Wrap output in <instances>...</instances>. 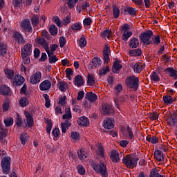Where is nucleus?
<instances>
[{"mask_svg": "<svg viewBox=\"0 0 177 177\" xmlns=\"http://www.w3.org/2000/svg\"><path fill=\"white\" fill-rule=\"evenodd\" d=\"M21 57L24 64H30V56L32 53V44H26L21 49Z\"/></svg>", "mask_w": 177, "mask_h": 177, "instance_id": "1", "label": "nucleus"}, {"mask_svg": "<svg viewBox=\"0 0 177 177\" xmlns=\"http://www.w3.org/2000/svg\"><path fill=\"white\" fill-rule=\"evenodd\" d=\"M138 161H139V158L133 157L131 155H126L123 159L122 162L129 168V169H132L138 165Z\"/></svg>", "mask_w": 177, "mask_h": 177, "instance_id": "2", "label": "nucleus"}, {"mask_svg": "<svg viewBox=\"0 0 177 177\" xmlns=\"http://www.w3.org/2000/svg\"><path fill=\"white\" fill-rule=\"evenodd\" d=\"M125 84L128 88H131L133 91H138L139 88V77L135 76L128 77L125 80Z\"/></svg>", "mask_w": 177, "mask_h": 177, "instance_id": "3", "label": "nucleus"}, {"mask_svg": "<svg viewBox=\"0 0 177 177\" xmlns=\"http://www.w3.org/2000/svg\"><path fill=\"white\" fill-rule=\"evenodd\" d=\"M93 168L95 172H99V174H101L102 177L109 176L107 166H106L103 162H100L99 165H94Z\"/></svg>", "mask_w": 177, "mask_h": 177, "instance_id": "4", "label": "nucleus"}, {"mask_svg": "<svg viewBox=\"0 0 177 177\" xmlns=\"http://www.w3.org/2000/svg\"><path fill=\"white\" fill-rule=\"evenodd\" d=\"M114 102L117 109L120 110L121 108L120 106H125V104L129 102V95L124 94L118 98H115Z\"/></svg>", "mask_w": 177, "mask_h": 177, "instance_id": "5", "label": "nucleus"}, {"mask_svg": "<svg viewBox=\"0 0 177 177\" xmlns=\"http://www.w3.org/2000/svg\"><path fill=\"white\" fill-rule=\"evenodd\" d=\"M151 37H153L152 30H147L142 32L140 35L141 42H142V44H145V45H150Z\"/></svg>", "mask_w": 177, "mask_h": 177, "instance_id": "6", "label": "nucleus"}, {"mask_svg": "<svg viewBox=\"0 0 177 177\" xmlns=\"http://www.w3.org/2000/svg\"><path fill=\"white\" fill-rule=\"evenodd\" d=\"M128 30H131V26L129 24H125L122 26V31H124L122 39L124 41H128L132 37V32Z\"/></svg>", "mask_w": 177, "mask_h": 177, "instance_id": "7", "label": "nucleus"}, {"mask_svg": "<svg viewBox=\"0 0 177 177\" xmlns=\"http://www.w3.org/2000/svg\"><path fill=\"white\" fill-rule=\"evenodd\" d=\"M3 173L8 175L10 172V158H4L1 160Z\"/></svg>", "mask_w": 177, "mask_h": 177, "instance_id": "8", "label": "nucleus"}, {"mask_svg": "<svg viewBox=\"0 0 177 177\" xmlns=\"http://www.w3.org/2000/svg\"><path fill=\"white\" fill-rule=\"evenodd\" d=\"M165 120L170 127H175L177 124V111L174 113L166 115Z\"/></svg>", "mask_w": 177, "mask_h": 177, "instance_id": "9", "label": "nucleus"}, {"mask_svg": "<svg viewBox=\"0 0 177 177\" xmlns=\"http://www.w3.org/2000/svg\"><path fill=\"white\" fill-rule=\"evenodd\" d=\"M12 38L17 45L23 44L26 43V40L24 39V37L19 32L15 31L12 33Z\"/></svg>", "mask_w": 177, "mask_h": 177, "instance_id": "10", "label": "nucleus"}, {"mask_svg": "<svg viewBox=\"0 0 177 177\" xmlns=\"http://www.w3.org/2000/svg\"><path fill=\"white\" fill-rule=\"evenodd\" d=\"M41 78H42V74L41 72L37 71L30 76V83L32 85H37V84L41 82Z\"/></svg>", "mask_w": 177, "mask_h": 177, "instance_id": "11", "label": "nucleus"}, {"mask_svg": "<svg viewBox=\"0 0 177 177\" xmlns=\"http://www.w3.org/2000/svg\"><path fill=\"white\" fill-rule=\"evenodd\" d=\"M20 26L24 31H26V32H32V26H31L30 19H24L21 21Z\"/></svg>", "mask_w": 177, "mask_h": 177, "instance_id": "12", "label": "nucleus"}, {"mask_svg": "<svg viewBox=\"0 0 177 177\" xmlns=\"http://www.w3.org/2000/svg\"><path fill=\"white\" fill-rule=\"evenodd\" d=\"M24 114L26 119L24 120V122L26 124V127H28V128L34 127V118H32V115L28 111H25Z\"/></svg>", "mask_w": 177, "mask_h": 177, "instance_id": "13", "label": "nucleus"}, {"mask_svg": "<svg viewBox=\"0 0 177 177\" xmlns=\"http://www.w3.org/2000/svg\"><path fill=\"white\" fill-rule=\"evenodd\" d=\"M12 85L19 86L24 83V78L21 75H17L12 79Z\"/></svg>", "mask_w": 177, "mask_h": 177, "instance_id": "14", "label": "nucleus"}, {"mask_svg": "<svg viewBox=\"0 0 177 177\" xmlns=\"http://www.w3.org/2000/svg\"><path fill=\"white\" fill-rule=\"evenodd\" d=\"M165 73L167 74L171 78L174 80H177V71L172 67L167 68L164 70Z\"/></svg>", "mask_w": 177, "mask_h": 177, "instance_id": "15", "label": "nucleus"}, {"mask_svg": "<svg viewBox=\"0 0 177 177\" xmlns=\"http://www.w3.org/2000/svg\"><path fill=\"white\" fill-rule=\"evenodd\" d=\"M52 86V83H50V81L46 80L43 81L39 84V89L40 91H49Z\"/></svg>", "mask_w": 177, "mask_h": 177, "instance_id": "16", "label": "nucleus"}, {"mask_svg": "<svg viewBox=\"0 0 177 177\" xmlns=\"http://www.w3.org/2000/svg\"><path fill=\"white\" fill-rule=\"evenodd\" d=\"M59 48V46L57 44H50V48L48 47V44L45 48V50L48 55V57L53 56V53L56 51V49Z\"/></svg>", "mask_w": 177, "mask_h": 177, "instance_id": "17", "label": "nucleus"}, {"mask_svg": "<svg viewBox=\"0 0 177 177\" xmlns=\"http://www.w3.org/2000/svg\"><path fill=\"white\" fill-rule=\"evenodd\" d=\"M102 66V60L99 57H94L91 61V64H90V66L91 70L99 68Z\"/></svg>", "mask_w": 177, "mask_h": 177, "instance_id": "18", "label": "nucleus"}, {"mask_svg": "<svg viewBox=\"0 0 177 177\" xmlns=\"http://www.w3.org/2000/svg\"><path fill=\"white\" fill-rule=\"evenodd\" d=\"M35 42L36 44V46H42L43 48H44V49L48 46V43L46 42V40L45 39V38L42 37H38L37 38H36L35 39Z\"/></svg>", "mask_w": 177, "mask_h": 177, "instance_id": "19", "label": "nucleus"}, {"mask_svg": "<svg viewBox=\"0 0 177 177\" xmlns=\"http://www.w3.org/2000/svg\"><path fill=\"white\" fill-rule=\"evenodd\" d=\"M78 125L81 127H88L89 126V119L85 116H82L77 120Z\"/></svg>", "mask_w": 177, "mask_h": 177, "instance_id": "20", "label": "nucleus"}, {"mask_svg": "<svg viewBox=\"0 0 177 177\" xmlns=\"http://www.w3.org/2000/svg\"><path fill=\"white\" fill-rule=\"evenodd\" d=\"M103 127L106 129H113V128H114V120H111V118L105 120Z\"/></svg>", "mask_w": 177, "mask_h": 177, "instance_id": "21", "label": "nucleus"}, {"mask_svg": "<svg viewBox=\"0 0 177 177\" xmlns=\"http://www.w3.org/2000/svg\"><path fill=\"white\" fill-rule=\"evenodd\" d=\"M124 15H129L130 16H136L138 15V10L132 7H127L124 10Z\"/></svg>", "mask_w": 177, "mask_h": 177, "instance_id": "22", "label": "nucleus"}, {"mask_svg": "<svg viewBox=\"0 0 177 177\" xmlns=\"http://www.w3.org/2000/svg\"><path fill=\"white\" fill-rule=\"evenodd\" d=\"M0 95H3V96L10 95V88L8 86L1 85L0 86Z\"/></svg>", "mask_w": 177, "mask_h": 177, "instance_id": "23", "label": "nucleus"}, {"mask_svg": "<svg viewBox=\"0 0 177 177\" xmlns=\"http://www.w3.org/2000/svg\"><path fill=\"white\" fill-rule=\"evenodd\" d=\"M145 68V64L143 62H138L133 66V71L136 73H141Z\"/></svg>", "mask_w": 177, "mask_h": 177, "instance_id": "24", "label": "nucleus"}, {"mask_svg": "<svg viewBox=\"0 0 177 177\" xmlns=\"http://www.w3.org/2000/svg\"><path fill=\"white\" fill-rule=\"evenodd\" d=\"M111 160L112 162H120V154L118 151L113 150L111 153Z\"/></svg>", "mask_w": 177, "mask_h": 177, "instance_id": "25", "label": "nucleus"}, {"mask_svg": "<svg viewBox=\"0 0 177 177\" xmlns=\"http://www.w3.org/2000/svg\"><path fill=\"white\" fill-rule=\"evenodd\" d=\"M160 44H161V39L158 35H153L152 39L149 41V45H156L157 46Z\"/></svg>", "mask_w": 177, "mask_h": 177, "instance_id": "26", "label": "nucleus"}, {"mask_svg": "<svg viewBox=\"0 0 177 177\" xmlns=\"http://www.w3.org/2000/svg\"><path fill=\"white\" fill-rule=\"evenodd\" d=\"M74 84L76 86H82L84 85V78L82 76L77 75L75 77Z\"/></svg>", "mask_w": 177, "mask_h": 177, "instance_id": "27", "label": "nucleus"}, {"mask_svg": "<svg viewBox=\"0 0 177 177\" xmlns=\"http://www.w3.org/2000/svg\"><path fill=\"white\" fill-rule=\"evenodd\" d=\"M120 68H122V65H121L118 61L115 62L112 67V71L115 74H118Z\"/></svg>", "mask_w": 177, "mask_h": 177, "instance_id": "28", "label": "nucleus"}, {"mask_svg": "<svg viewBox=\"0 0 177 177\" xmlns=\"http://www.w3.org/2000/svg\"><path fill=\"white\" fill-rule=\"evenodd\" d=\"M4 73L6 75V78H8V80H10L12 81V80H13V77L15 75V71H13V70L12 69H9V68H6L4 70Z\"/></svg>", "mask_w": 177, "mask_h": 177, "instance_id": "29", "label": "nucleus"}, {"mask_svg": "<svg viewBox=\"0 0 177 177\" xmlns=\"http://www.w3.org/2000/svg\"><path fill=\"white\" fill-rule=\"evenodd\" d=\"M77 155L80 160H85V158L88 157V153H86L85 149L82 148L77 151Z\"/></svg>", "mask_w": 177, "mask_h": 177, "instance_id": "30", "label": "nucleus"}, {"mask_svg": "<svg viewBox=\"0 0 177 177\" xmlns=\"http://www.w3.org/2000/svg\"><path fill=\"white\" fill-rule=\"evenodd\" d=\"M129 46L132 49L136 48L138 46H139V39L138 38L134 37L130 40V42L129 44Z\"/></svg>", "mask_w": 177, "mask_h": 177, "instance_id": "31", "label": "nucleus"}, {"mask_svg": "<svg viewBox=\"0 0 177 177\" xmlns=\"http://www.w3.org/2000/svg\"><path fill=\"white\" fill-rule=\"evenodd\" d=\"M96 153L97 156H100L101 157H106L104 155V148H103V145L102 144H99L98 146H97Z\"/></svg>", "mask_w": 177, "mask_h": 177, "instance_id": "32", "label": "nucleus"}, {"mask_svg": "<svg viewBox=\"0 0 177 177\" xmlns=\"http://www.w3.org/2000/svg\"><path fill=\"white\" fill-rule=\"evenodd\" d=\"M85 97L88 99L89 102H96L97 100V95L93 93H86Z\"/></svg>", "mask_w": 177, "mask_h": 177, "instance_id": "33", "label": "nucleus"}, {"mask_svg": "<svg viewBox=\"0 0 177 177\" xmlns=\"http://www.w3.org/2000/svg\"><path fill=\"white\" fill-rule=\"evenodd\" d=\"M162 100L165 104H167V106L169 104H172V103H174V99L171 95H164L162 97Z\"/></svg>", "mask_w": 177, "mask_h": 177, "instance_id": "34", "label": "nucleus"}, {"mask_svg": "<svg viewBox=\"0 0 177 177\" xmlns=\"http://www.w3.org/2000/svg\"><path fill=\"white\" fill-rule=\"evenodd\" d=\"M153 156L157 161H162L164 160V155H162V152L160 150L155 151Z\"/></svg>", "mask_w": 177, "mask_h": 177, "instance_id": "35", "label": "nucleus"}, {"mask_svg": "<svg viewBox=\"0 0 177 177\" xmlns=\"http://www.w3.org/2000/svg\"><path fill=\"white\" fill-rule=\"evenodd\" d=\"M71 127V123L68 120H66L65 122L61 124L62 133H66L67 129Z\"/></svg>", "mask_w": 177, "mask_h": 177, "instance_id": "36", "label": "nucleus"}, {"mask_svg": "<svg viewBox=\"0 0 177 177\" xmlns=\"http://www.w3.org/2000/svg\"><path fill=\"white\" fill-rule=\"evenodd\" d=\"M66 114L63 115L62 118L64 120H70L71 118V109H70V106H66L65 109Z\"/></svg>", "mask_w": 177, "mask_h": 177, "instance_id": "37", "label": "nucleus"}, {"mask_svg": "<svg viewBox=\"0 0 177 177\" xmlns=\"http://www.w3.org/2000/svg\"><path fill=\"white\" fill-rule=\"evenodd\" d=\"M102 113L104 115H107V114H110V105L107 104H103L102 105Z\"/></svg>", "mask_w": 177, "mask_h": 177, "instance_id": "38", "label": "nucleus"}, {"mask_svg": "<svg viewBox=\"0 0 177 177\" xmlns=\"http://www.w3.org/2000/svg\"><path fill=\"white\" fill-rule=\"evenodd\" d=\"M147 141L149 143H152L153 145H156V143H158V137L154 136H148L147 137Z\"/></svg>", "mask_w": 177, "mask_h": 177, "instance_id": "39", "label": "nucleus"}, {"mask_svg": "<svg viewBox=\"0 0 177 177\" xmlns=\"http://www.w3.org/2000/svg\"><path fill=\"white\" fill-rule=\"evenodd\" d=\"M7 52L6 45L3 44V43H0V56L4 57Z\"/></svg>", "mask_w": 177, "mask_h": 177, "instance_id": "40", "label": "nucleus"}, {"mask_svg": "<svg viewBox=\"0 0 177 177\" xmlns=\"http://www.w3.org/2000/svg\"><path fill=\"white\" fill-rule=\"evenodd\" d=\"M89 3L88 2H84V3H80V6H77V12H79V13H81V10L82 9L83 10H85V9H86L87 8H89Z\"/></svg>", "mask_w": 177, "mask_h": 177, "instance_id": "41", "label": "nucleus"}, {"mask_svg": "<svg viewBox=\"0 0 177 177\" xmlns=\"http://www.w3.org/2000/svg\"><path fill=\"white\" fill-rule=\"evenodd\" d=\"M87 84L90 86L95 85V76L93 75L88 73L87 75Z\"/></svg>", "mask_w": 177, "mask_h": 177, "instance_id": "42", "label": "nucleus"}, {"mask_svg": "<svg viewBox=\"0 0 177 177\" xmlns=\"http://www.w3.org/2000/svg\"><path fill=\"white\" fill-rule=\"evenodd\" d=\"M73 31H81L82 30V24L80 22H75L71 26Z\"/></svg>", "mask_w": 177, "mask_h": 177, "instance_id": "43", "label": "nucleus"}, {"mask_svg": "<svg viewBox=\"0 0 177 177\" xmlns=\"http://www.w3.org/2000/svg\"><path fill=\"white\" fill-rule=\"evenodd\" d=\"M57 27H56V25H50L49 27V32L50 35H53V37H55V35H57Z\"/></svg>", "mask_w": 177, "mask_h": 177, "instance_id": "44", "label": "nucleus"}, {"mask_svg": "<svg viewBox=\"0 0 177 177\" xmlns=\"http://www.w3.org/2000/svg\"><path fill=\"white\" fill-rule=\"evenodd\" d=\"M124 136L126 138H129V139H133V132H132V129L129 127H127L126 131H124Z\"/></svg>", "mask_w": 177, "mask_h": 177, "instance_id": "45", "label": "nucleus"}, {"mask_svg": "<svg viewBox=\"0 0 177 177\" xmlns=\"http://www.w3.org/2000/svg\"><path fill=\"white\" fill-rule=\"evenodd\" d=\"M77 44L80 48H85V46H86V39L85 36L82 35L77 41Z\"/></svg>", "mask_w": 177, "mask_h": 177, "instance_id": "46", "label": "nucleus"}, {"mask_svg": "<svg viewBox=\"0 0 177 177\" xmlns=\"http://www.w3.org/2000/svg\"><path fill=\"white\" fill-rule=\"evenodd\" d=\"M30 21L33 27H37L38 26V23H39V17H38V15H33L30 18Z\"/></svg>", "mask_w": 177, "mask_h": 177, "instance_id": "47", "label": "nucleus"}, {"mask_svg": "<svg viewBox=\"0 0 177 177\" xmlns=\"http://www.w3.org/2000/svg\"><path fill=\"white\" fill-rule=\"evenodd\" d=\"M45 122L47 124L46 125V132L48 133V135H50V131H52V120L49 119H45Z\"/></svg>", "mask_w": 177, "mask_h": 177, "instance_id": "48", "label": "nucleus"}, {"mask_svg": "<svg viewBox=\"0 0 177 177\" xmlns=\"http://www.w3.org/2000/svg\"><path fill=\"white\" fill-rule=\"evenodd\" d=\"M68 88V84H67L65 82H60L59 84V89L61 91V92H64L67 91V88Z\"/></svg>", "mask_w": 177, "mask_h": 177, "instance_id": "49", "label": "nucleus"}, {"mask_svg": "<svg viewBox=\"0 0 177 177\" xmlns=\"http://www.w3.org/2000/svg\"><path fill=\"white\" fill-rule=\"evenodd\" d=\"M19 104L21 107H26L28 106V99L26 97H22L19 100Z\"/></svg>", "mask_w": 177, "mask_h": 177, "instance_id": "50", "label": "nucleus"}, {"mask_svg": "<svg viewBox=\"0 0 177 177\" xmlns=\"http://www.w3.org/2000/svg\"><path fill=\"white\" fill-rule=\"evenodd\" d=\"M129 55L134 57L140 56L142 55V50L140 49L131 50Z\"/></svg>", "mask_w": 177, "mask_h": 177, "instance_id": "51", "label": "nucleus"}, {"mask_svg": "<svg viewBox=\"0 0 177 177\" xmlns=\"http://www.w3.org/2000/svg\"><path fill=\"white\" fill-rule=\"evenodd\" d=\"M113 15L114 19H118L120 17V8L118 7L115 6L113 7Z\"/></svg>", "mask_w": 177, "mask_h": 177, "instance_id": "52", "label": "nucleus"}, {"mask_svg": "<svg viewBox=\"0 0 177 177\" xmlns=\"http://www.w3.org/2000/svg\"><path fill=\"white\" fill-rule=\"evenodd\" d=\"M151 81H153L154 82H159L160 76L158 75V73H156V72H153L151 74Z\"/></svg>", "mask_w": 177, "mask_h": 177, "instance_id": "53", "label": "nucleus"}, {"mask_svg": "<svg viewBox=\"0 0 177 177\" xmlns=\"http://www.w3.org/2000/svg\"><path fill=\"white\" fill-rule=\"evenodd\" d=\"M78 0H67V6L69 9L74 8V6L77 5Z\"/></svg>", "mask_w": 177, "mask_h": 177, "instance_id": "54", "label": "nucleus"}, {"mask_svg": "<svg viewBox=\"0 0 177 177\" xmlns=\"http://www.w3.org/2000/svg\"><path fill=\"white\" fill-rule=\"evenodd\" d=\"M102 36L104 37V38L106 37L108 39H110L113 37V32L110 30H106L102 33Z\"/></svg>", "mask_w": 177, "mask_h": 177, "instance_id": "55", "label": "nucleus"}, {"mask_svg": "<svg viewBox=\"0 0 177 177\" xmlns=\"http://www.w3.org/2000/svg\"><path fill=\"white\" fill-rule=\"evenodd\" d=\"M71 138L73 142H77L80 139V133L77 131H73L71 133Z\"/></svg>", "mask_w": 177, "mask_h": 177, "instance_id": "56", "label": "nucleus"}, {"mask_svg": "<svg viewBox=\"0 0 177 177\" xmlns=\"http://www.w3.org/2000/svg\"><path fill=\"white\" fill-rule=\"evenodd\" d=\"M20 140L21 142V145H26V143L27 142V133L24 132L21 133V136H20Z\"/></svg>", "mask_w": 177, "mask_h": 177, "instance_id": "57", "label": "nucleus"}, {"mask_svg": "<svg viewBox=\"0 0 177 177\" xmlns=\"http://www.w3.org/2000/svg\"><path fill=\"white\" fill-rule=\"evenodd\" d=\"M43 97L45 99V106L47 109H49L50 107V100L49 99V95L48 94H44Z\"/></svg>", "mask_w": 177, "mask_h": 177, "instance_id": "58", "label": "nucleus"}, {"mask_svg": "<svg viewBox=\"0 0 177 177\" xmlns=\"http://www.w3.org/2000/svg\"><path fill=\"white\" fill-rule=\"evenodd\" d=\"M70 23H71V17L66 16L64 18L62 26H68Z\"/></svg>", "mask_w": 177, "mask_h": 177, "instance_id": "59", "label": "nucleus"}, {"mask_svg": "<svg viewBox=\"0 0 177 177\" xmlns=\"http://www.w3.org/2000/svg\"><path fill=\"white\" fill-rule=\"evenodd\" d=\"M53 21L57 24V27H62V21H60V18L57 16H55L53 17Z\"/></svg>", "mask_w": 177, "mask_h": 177, "instance_id": "60", "label": "nucleus"}, {"mask_svg": "<svg viewBox=\"0 0 177 177\" xmlns=\"http://www.w3.org/2000/svg\"><path fill=\"white\" fill-rule=\"evenodd\" d=\"M148 115L151 118V120H153V121L158 120V113H157V112H152L151 113H149Z\"/></svg>", "mask_w": 177, "mask_h": 177, "instance_id": "61", "label": "nucleus"}, {"mask_svg": "<svg viewBox=\"0 0 177 177\" xmlns=\"http://www.w3.org/2000/svg\"><path fill=\"white\" fill-rule=\"evenodd\" d=\"M4 124L6 127H10V125H13V118H9L4 120Z\"/></svg>", "mask_w": 177, "mask_h": 177, "instance_id": "62", "label": "nucleus"}, {"mask_svg": "<svg viewBox=\"0 0 177 177\" xmlns=\"http://www.w3.org/2000/svg\"><path fill=\"white\" fill-rule=\"evenodd\" d=\"M41 37H44V38H46V39H50V35H49V32L46 31V30H43L41 33Z\"/></svg>", "mask_w": 177, "mask_h": 177, "instance_id": "63", "label": "nucleus"}, {"mask_svg": "<svg viewBox=\"0 0 177 177\" xmlns=\"http://www.w3.org/2000/svg\"><path fill=\"white\" fill-rule=\"evenodd\" d=\"M109 66H104L100 71V75H105V74H107L109 73Z\"/></svg>", "mask_w": 177, "mask_h": 177, "instance_id": "64", "label": "nucleus"}]
</instances>
